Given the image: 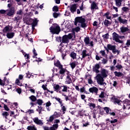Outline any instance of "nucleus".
Instances as JSON below:
<instances>
[{
  "label": "nucleus",
  "mask_w": 130,
  "mask_h": 130,
  "mask_svg": "<svg viewBox=\"0 0 130 130\" xmlns=\"http://www.w3.org/2000/svg\"><path fill=\"white\" fill-rule=\"evenodd\" d=\"M75 25L77 26V27L74 29V31H76V32L80 31L81 27H82V28H86L87 26L86 20L84 17H82V16H81V17H76V18H75Z\"/></svg>",
  "instance_id": "1"
},
{
  "label": "nucleus",
  "mask_w": 130,
  "mask_h": 130,
  "mask_svg": "<svg viewBox=\"0 0 130 130\" xmlns=\"http://www.w3.org/2000/svg\"><path fill=\"white\" fill-rule=\"evenodd\" d=\"M54 124L51 127L49 128V127L46 126H43V128L44 130H57L58 128V123H60V120L56 119L53 122Z\"/></svg>",
  "instance_id": "2"
},
{
  "label": "nucleus",
  "mask_w": 130,
  "mask_h": 130,
  "mask_svg": "<svg viewBox=\"0 0 130 130\" xmlns=\"http://www.w3.org/2000/svg\"><path fill=\"white\" fill-rule=\"evenodd\" d=\"M50 32L53 35H54L55 34L58 35L60 32V28L57 24H54L53 26L50 27Z\"/></svg>",
  "instance_id": "3"
},
{
  "label": "nucleus",
  "mask_w": 130,
  "mask_h": 130,
  "mask_svg": "<svg viewBox=\"0 0 130 130\" xmlns=\"http://www.w3.org/2000/svg\"><path fill=\"white\" fill-rule=\"evenodd\" d=\"M95 79L96 80V82L98 84H100V85H104V86L106 85V82H104L103 77L101 74H98V75L95 76Z\"/></svg>",
  "instance_id": "4"
},
{
  "label": "nucleus",
  "mask_w": 130,
  "mask_h": 130,
  "mask_svg": "<svg viewBox=\"0 0 130 130\" xmlns=\"http://www.w3.org/2000/svg\"><path fill=\"white\" fill-rule=\"evenodd\" d=\"M106 50L108 51L109 50L110 51H112L113 54H119V51L118 50H116L115 46H112V45H107V48H105Z\"/></svg>",
  "instance_id": "5"
},
{
  "label": "nucleus",
  "mask_w": 130,
  "mask_h": 130,
  "mask_svg": "<svg viewBox=\"0 0 130 130\" xmlns=\"http://www.w3.org/2000/svg\"><path fill=\"white\" fill-rule=\"evenodd\" d=\"M112 39L113 41H115L117 43H119L120 44L123 43V41L120 40V36L116 34V32H113L112 34Z\"/></svg>",
  "instance_id": "6"
},
{
  "label": "nucleus",
  "mask_w": 130,
  "mask_h": 130,
  "mask_svg": "<svg viewBox=\"0 0 130 130\" xmlns=\"http://www.w3.org/2000/svg\"><path fill=\"white\" fill-rule=\"evenodd\" d=\"M57 51L58 52H61V53H62V56L63 57V59L64 58V57H65V56H66V50L65 49L64 47H63L62 46V44H60V45H59V46H58V49H57Z\"/></svg>",
  "instance_id": "7"
},
{
  "label": "nucleus",
  "mask_w": 130,
  "mask_h": 130,
  "mask_svg": "<svg viewBox=\"0 0 130 130\" xmlns=\"http://www.w3.org/2000/svg\"><path fill=\"white\" fill-rule=\"evenodd\" d=\"M123 108L124 110L125 109H130V101L129 100L125 99L123 102Z\"/></svg>",
  "instance_id": "8"
},
{
  "label": "nucleus",
  "mask_w": 130,
  "mask_h": 130,
  "mask_svg": "<svg viewBox=\"0 0 130 130\" xmlns=\"http://www.w3.org/2000/svg\"><path fill=\"white\" fill-rule=\"evenodd\" d=\"M29 22H28V24H31V23H31V25L32 27V28L34 29L35 26L37 25L38 23V20H37V18H35L34 19H29Z\"/></svg>",
  "instance_id": "9"
},
{
  "label": "nucleus",
  "mask_w": 130,
  "mask_h": 130,
  "mask_svg": "<svg viewBox=\"0 0 130 130\" xmlns=\"http://www.w3.org/2000/svg\"><path fill=\"white\" fill-rule=\"evenodd\" d=\"M84 43H85V45L90 47H93L94 46L93 42L92 41H90L89 38H85L84 39Z\"/></svg>",
  "instance_id": "10"
},
{
  "label": "nucleus",
  "mask_w": 130,
  "mask_h": 130,
  "mask_svg": "<svg viewBox=\"0 0 130 130\" xmlns=\"http://www.w3.org/2000/svg\"><path fill=\"white\" fill-rule=\"evenodd\" d=\"M53 88L55 91H56V92L62 93V91H61V86H60V85H59L58 84H54L53 85Z\"/></svg>",
  "instance_id": "11"
},
{
  "label": "nucleus",
  "mask_w": 130,
  "mask_h": 130,
  "mask_svg": "<svg viewBox=\"0 0 130 130\" xmlns=\"http://www.w3.org/2000/svg\"><path fill=\"white\" fill-rule=\"evenodd\" d=\"M23 78H24L23 75H22L21 74L19 75L18 79H17L16 80V81H15L16 84H17V85H19L20 86H22V83L20 82V80H22V79H23Z\"/></svg>",
  "instance_id": "12"
},
{
  "label": "nucleus",
  "mask_w": 130,
  "mask_h": 130,
  "mask_svg": "<svg viewBox=\"0 0 130 130\" xmlns=\"http://www.w3.org/2000/svg\"><path fill=\"white\" fill-rule=\"evenodd\" d=\"M72 82V80L71 79V74H70V73H67V76L66 77V84H70Z\"/></svg>",
  "instance_id": "13"
},
{
  "label": "nucleus",
  "mask_w": 130,
  "mask_h": 130,
  "mask_svg": "<svg viewBox=\"0 0 130 130\" xmlns=\"http://www.w3.org/2000/svg\"><path fill=\"white\" fill-rule=\"evenodd\" d=\"M120 30L123 35H125L127 31H129V29L128 27H125V26H121L120 28Z\"/></svg>",
  "instance_id": "14"
},
{
  "label": "nucleus",
  "mask_w": 130,
  "mask_h": 130,
  "mask_svg": "<svg viewBox=\"0 0 130 130\" xmlns=\"http://www.w3.org/2000/svg\"><path fill=\"white\" fill-rule=\"evenodd\" d=\"M89 92H91V93H94L95 94H97L99 89L97 88V87H95V86H93L92 87H90L89 89Z\"/></svg>",
  "instance_id": "15"
},
{
  "label": "nucleus",
  "mask_w": 130,
  "mask_h": 130,
  "mask_svg": "<svg viewBox=\"0 0 130 130\" xmlns=\"http://www.w3.org/2000/svg\"><path fill=\"white\" fill-rule=\"evenodd\" d=\"M108 73V70H106V69H102L101 75L103 76V78H104L105 77H107Z\"/></svg>",
  "instance_id": "16"
},
{
  "label": "nucleus",
  "mask_w": 130,
  "mask_h": 130,
  "mask_svg": "<svg viewBox=\"0 0 130 130\" xmlns=\"http://www.w3.org/2000/svg\"><path fill=\"white\" fill-rule=\"evenodd\" d=\"M117 20L120 22V23H122V24H127L128 20L126 19H123L121 17V16L118 17Z\"/></svg>",
  "instance_id": "17"
},
{
  "label": "nucleus",
  "mask_w": 130,
  "mask_h": 130,
  "mask_svg": "<svg viewBox=\"0 0 130 130\" xmlns=\"http://www.w3.org/2000/svg\"><path fill=\"white\" fill-rule=\"evenodd\" d=\"M12 29H13V28L12 27V26H10L9 25H8L7 26H6L4 28L3 31V32L8 34L9 31H12Z\"/></svg>",
  "instance_id": "18"
},
{
  "label": "nucleus",
  "mask_w": 130,
  "mask_h": 130,
  "mask_svg": "<svg viewBox=\"0 0 130 130\" xmlns=\"http://www.w3.org/2000/svg\"><path fill=\"white\" fill-rule=\"evenodd\" d=\"M34 121L35 123L36 124H38L39 125H43V122L41 120H39L38 117H36L34 118Z\"/></svg>",
  "instance_id": "19"
},
{
  "label": "nucleus",
  "mask_w": 130,
  "mask_h": 130,
  "mask_svg": "<svg viewBox=\"0 0 130 130\" xmlns=\"http://www.w3.org/2000/svg\"><path fill=\"white\" fill-rule=\"evenodd\" d=\"M77 9V6L76 4H74V5H71V6H70V10L72 13H74V12H76Z\"/></svg>",
  "instance_id": "20"
},
{
  "label": "nucleus",
  "mask_w": 130,
  "mask_h": 130,
  "mask_svg": "<svg viewBox=\"0 0 130 130\" xmlns=\"http://www.w3.org/2000/svg\"><path fill=\"white\" fill-rule=\"evenodd\" d=\"M100 66L99 64H96L94 67H93V71L95 72V73H99L100 71L99 69H100Z\"/></svg>",
  "instance_id": "21"
},
{
  "label": "nucleus",
  "mask_w": 130,
  "mask_h": 130,
  "mask_svg": "<svg viewBox=\"0 0 130 130\" xmlns=\"http://www.w3.org/2000/svg\"><path fill=\"white\" fill-rule=\"evenodd\" d=\"M15 36V34L14 32H8L6 35V37L8 38V39H13L14 37Z\"/></svg>",
  "instance_id": "22"
},
{
  "label": "nucleus",
  "mask_w": 130,
  "mask_h": 130,
  "mask_svg": "<svg viewBox=\"0 0 130 130\" xmlns=\"http://www.w3.org/2000/svg\"><path fill=\"white\" fill-rule=\"evenodd\" d=\"M62 43H66L68 44L69 43V37L68 36H64L62 40Z\"/></svg>",
  "instance_id": "23"
},
{
  "label": "nucleus",
  "mask_w": 130,
  "mask_h": 130,
  "mask_svg": "<svg viewBox=\"0 0 130 130\" xmlns=\"http://www.w3.org/2000/svg\"><path fill=\"white\" fill-rule=\"evenodd\" d=\"M97 9H99V7L96 4V3H94V2H93V3H91V10H97Z\"/></svg>",
  "instance_id": "24"
},
{
  "label": "nucleus",
  "mask_w": 130,
  "mask_h": 130,
  "mask_svg": "<svg viewBox=\"0 0 130 130\" xmlns=\"http://www.w3.org/2000/svg\"><path fill=\"white\" fill-rule=\"evenodd\" d=\"M6 12H7V15L8 16H13L15 13V10L14 9H10V10H6Z\"/></svg>",
  "instance_id": "25"
},
{
  "label": "nucleus",
  "mask_w": 130,
  "mask_h": 130,
  "mask_svg": "<svg viewBox=\"0 0 130 130\" xmlns=\"http://www.w3.org/2000/svg\"><path fill=\"white\" fill-rule=\"evenodd\" d=\"M54 65H55V66L58 67L59 69L62 68V65H61L59 61H56V62H54Z\"/></svg>",
  "instance_id": "26"
},
{
  "label": "nucleus",
  "mask_w": 130,
  "mask_h": 130,
  "mask_svg": "<svg viewBox=\"0 0 130 130\" xmlns=\"http://www.w3.org/2000/svg\"><path fill=\"white\" fill-rule=\"evenodd\" d=\"M81 55L82 56V58H85V57L88 56V54H87V51H86L85 50L82 51Z\"/></svg>",
  "instance_id": "27"
},
{
  "label": "nucleus",
  "mask_w": 130,
  "mask_h": 130,
  "mask_svg": "<svg viewBox=\"0 0 130 130\" xmlns=\"http://www.w3.org/2000/svg\"><path fill=\"white\" fill-rule=\"evenodd\" d=\"M88 106L90 108V110H93L96 107L95 104H93L92 103H90V104H89Z\"/></svg>",
  "instance_id": "28"
},
{
  "label": "nucleus",
  "mask_w": 130,
  "mask_h": 130,
  "mask_svg": "<svg viewBox=\"0 0 130 130\" xmlns=\"http://www.w3.org/2000/svg\"><path fill=\"white\" fill-rule=\"evenodd\" d=\"M61 87H63L62 89V91L64 92H67L68 91V88L69 87L68 86H66V85H63V86H61Z\"/></svg>",
  "instance_id": "29"
},
{
  "label": "nucleus",
  "mask_w": 130,
  "mask_h": 130,
  "mask_svg": "<svg viewBox=\"0 0 130 130\" xmlns=\"http://www.w3.org/2000/svg\"><path fill=\"white\" fill-rule=\"evenodd\" d=\"M51 106V103L50 102H48L46 103V107L48 111H50V109L49 107Z\"/></svg>",
  "instance_id": "30"
},
{
  "label": "nucleus",
  "mask_w": 130,
  "mask_h": 130,
  "mask_svg": "<svg viewBox=\"0 0 130 130\" xmlns=\"http://www.w3.org/2000/svg\"><path fill=\"white\" fill-rule=\"evenodd\" d=\"M122 2V0H115V3L116 6H118V7H120L121 5V3Z\"/></svg>",
  "instance_id": "31"
},
{
  "label": "nucleus",
  "mask_w": 130,
  "mask_h": 130,
  "mask_svg": "<svg viewBox=\"0 0 130 130\" xmlns=\"http://www.w3.org/2000/svg\"><path fill=\"white\" fill-rule=\"evenodd\" d=\"M29 99L30 100H31V101H32V102H36L37 100L35 95H31L30 96H29Z\"/></svg>",
  "instance_id": "32"
},
{
  "label": "nucleus",
  "mask_w": 130,
  "mask_h": 130,
  "mask_svg": "<svg viewBox=\"0 0 130 130\" xmlns=\"http://www.w3.org/2000/svg\"><path fill=\"white\" fill-rule=\"evenodd\" d=\"M53 72V75L54 76L55 75H57L58 72V69H54L52 70Z\"/></svg>",
  "instance_id": "33"
},
{
  "label": "nucleus",
  "mask_w": 130,
  "mask_h": 130,
  "mask_svg": "<svg viewBox=\"0 0 130 130\" xmlns=\"http://www.w3.org/2000/svg\"><path fill=\"white\" fill-rule=\"evenodd\" d=\"M100 54L103 56V57H107V55L106 53L105 52V51L102 50L100 52Z\"/></svg>",
  "instance_id": "34"
},
{
  "label": "nucleus",
  "mask_w": 130,
  "mask_h": 130,
  "mask_svg": "<svg viewBox=\"0 0 130 130\" xmlns=\"http://www.w3.org/2000/svg\"><path fill=\"white\" fill-rule=\"evenodd\" d=\"M111 24V23L110 21H109V20H107V19H106L104 22V24L106 25V26H108V25Z\"/></svg>",
  "instance_id": "35"
},
{
  "label": "nucleus",
  "mask_w": 130,
  "mask_h": 130,
  "mask_svg": "<svg viewBox=\"0 0 130 130\" xmlns=\"http://www.w3.org/2000/svg\"><path fill=\"white\" fill-rule=\"evenodd\" d=\"M53 116H54V119H55V118H58V117H60V114L57 113V112H55L53 114Z\"/></svg>",
  "instance_id": "36"
},
{
  "label": "nucleus",
  "mask_w": 130,
  "mask_h": 130,
  "mask_svg": "<svg viewBox=\"0 0 130 130\" xmlns=\"http://www.w3.org/2000/svg\"><path fill=\"white\" fill-rule=\"evenodd\" d=\"M3 1H5V0H3ZM8 3H9V4L8 5V7L10 8V7H11L12 4H13V3H14V0H8Z\"/></svg>",
  "instance_id": "37"
},
{
  "label": "nucleus",
  "mask_w": 130,
  "mask_h": 130,
  "mask_svg": "<svg viewBox=\"0 0 130 130\" xmlns=\"http://www.w3.org/2000/svg\"><path fill=\"white\" fill-rule=\"evenodd\" d=\"M54 119V117L53 114L52 116H50V117H49V118L48 120H47V121L48 122H53Z\"/></svg>",
  "instance_id": "38"
},
{
  "label": "nucleus",
  "mask_w": 130,
  "mask_h": 130,
  "mask_svg": "<svg viewBox=\"0 0 130 130\" xmlns=\"http://www.w3.org/2000/svg\"><path fill=\"white\" fill-rule=\"evenodd\" d=\"M61 111H62L63 113L64 114L65 111H66L67 109L65 107V106H63L62 102V105H61Z\"/></svg>",
  "instance_id": "39"
},
{
  "label": "nucleus",
  "mask_w": 130,
  "mask_h": 130,
  "mask_svg": "<svg viewBox=\"0 0 130 130\" xmlns=\"http://www.w3.org/2000/svg\"><path fill=\"white\" fill-rule=\"evenodd\" d=\"M55 99L56 100V101H57V102H58L59 103L60 106H61L62 104V101H61V99H59V98H57V96H56V98H55Z\"/></svg>",
  "instance_id": "40"
},
{
  "label": "nucleus",
  "mask_w": 130,
  "mask_h": 130,
  "mask_svg": "<svg viewBox=\"0 0 130 130\" xmlns=\"http://www.w3.org/2000/svg\"><path fill=\"white\" fill-rule=\"evenodd\" d=\"M71 57H72V58L73 59H76V56H77V54H76V53H71Z\"/></svg>",
  "instance_id": "41"
},
{
  "label": "nucleus",
  "mask_w": 130,
  "mask_h": 130,
  "mask_svg": "<svg viewBox=\"0 0 130 130\" xmlns=\"http://www.w3.org/2000/svg\"><path fill=\"white\" fill-rule=\"evenodd\" d=\"M37 103L40 106H41V105H42V104H43V101H42V100H37Z\"/></svg>",
  "instance_id": "42"
},
{
  "label": "nucleus",
  "mask_w": 130,
  "mask_h": 130,
  "mask_svg": "<svg viewBox=\"0 0 130 130\" xmlns=\"http://www.w3.org/2000/svg\"><path fill=\"white\" fill-rule=\"evenodd\" d=\"M114 74L115 76H117L118 77L122 76V73H121L120 72H117V71H115V72H114Z\"/></svg>",
  "instance_id": "43"
},
{
  "label": "nucleus",
  "mask_w": 130,
  "mask_h": 130,
  "mask_svg": "<svg viewBox=\"0 0 130 130\" xmlns=\"http://www.w3.org/2000/svg\"><path fill=\"white\" fill-rule=\"evenodd\" d=\"M9 113H8V112H3L2 113V115L3 117H5L6 118H7V116H9Z\"/></svg>",
  "instance_id": "44"
},
{
  "label": "nucleus",
  "mask_w": 130,
  "mask_h": 130,
  "mask_svg": "<svg viewBox=\"0 0 130 130\" xmlns=\"http://www.w3.org/2000/svg\"><path fill=\"white\" fill-rule=\"evenodd\" d=\"M70 65H71V67L72 68V69H74V68H75V67L76 66V64L75 62L70 63Z\"/></svg>",
  "instance_id": "45"
},
{
  "label": "nucleus",
  "mask_w": 130,
  "mask_h": 130,
  "mask_svg": "<svg viewBox=\"0 0 130 130\" xmlns=\"http://www.w3.org/2000/svg\"><path fill=\"white\" fill-rule=\"evenodd\" d=\"M115 68L117 69H118V70H120V69H122V65H120V64H117V65H116Z\"/></svg>",
  "instance_id": "46"
},
{
  "label": "nucleus",
  "mask_w": 130,
  "mask_h": 130,
  "mask_svg": "<svg viewBox=\"0 0 130 130\" xmlns=\"http://www.w3.org/2000/svg\"><path fill=\"white\" fill-rule=\"evenodd\" d=\"M109 35H108V34H106V35H104V36H103V38L105 40H108L109 39Z\"/></svg>",
  "instance_id": "47"
},
{
  "label": "nucleus",
  "mask_w": 130,
  "mask_h": 130,
  "mask_svg": "<svg viewBox=\"0 0 130 130\" xmlns=\"http://www.w3.org/2000/svg\"><path fill=\"white\" fill-rule=\"evenodd\" d=\"M61 68H60V70L59 71L60 74H63L66 71L65 69H63L62 66L61 65Z\"/></svg>",
  "instance_id": "48"
},
{
  "label": "nucleus",
  "mask_w": 130,
  "mask_h": 130,
  "mask_svg": "<svg viewBox=\"0 0 130 130\" xmlns=\"http://www.w3.org/2000/svg\"><path fill=\"white\" fill-rule=\"evenodd\" d=\"M53 16L54 18H57L58 16H60V13H56V12H54V13H53Z\"/></svg>",
  "instance_id": "49"
},
{
  "label": "nucleus",
  "mask_w": 130,
  "mask_h": 130,
  "mask_svg": "<svg viewBox=\"0 0 130 130\" xmlns=\"http://www.w3.org/2000/svg\"><path fill=\"white\" fill-rule=\"evenodd\" d=\"M17 14L18 15H23V14H24V13H23L22 9H20V10H18V11L17 12Z\"/></svg>",
  "instance_id": "50"
},
{
  "label": "nucleus",
  "mask_w": 130,
  "mask_h": 130,
  "mask_svg": "<svg viewBox=\"0 0 130 130\" xmlns=\"http://www.w3.org/2000/svg\"><path fill=\"white\" fill-rule=\"evenodd\" d=\"M73 37H74L73 34H69V35H68V37L69 39V40H71V39H72Z\"/></svg>",
  "instance_id": "51"
},
{
  "label": "nucleus",
  "mask_w": 130,
  "mask_h": 130,
  "mask_svg": "<svg viewBox=\"0 0 130 130\" xmlns=\"http://www.w3.org/2000/svg\"><path fill=\"white\" fill-rule=\"evenodd\" d=\"M122 10L123 11V12H128L129 9L128 8V7H122Z\"/></svg>",
  "instance_id": "52"
},
{
  "label": "nucleus",
  "mask_w": 130,
  "mask_h": 130,
  "mask_svg": "<svg viewBox=\"0 0 130 130\" xmlns=\"http://www.w3.org/2000/svg\"><path fill=\"white\" fill-rule=\"evenodd\" d=\"M21 19H22L21 16H16V17L15 18V20L16 21H19V20H21Z\"/></svg>",
  "instance_id": "53"
},
{
  "label": "nucleus",
  "mask_w": 130,
  "mask_h": 130,
  "mask_svg": "<svg viewBox=\"0 0 130 130\" xmlns=\"http://www.w3.org/2000/svg\"><path fill=\"white\" fill-rule=\"evenodd\" d=\"M105 16H106L107 19H111V16H110V15H109V13H106L105 14Z\"/></svg>",
  "instance_id": "54"
},
{
  "label": "nucleus",
  "mask_w": 130,
  "mask_h": 130,
  "mask_svg": "<svg viewBox=\"0 0 130 130\" xmlns=\"http://www.w3.org/2000/svg\"><path fill=\"white\" fill-rule=\"evenodd\" d=\"M37 111L39 112V114H41L42 111V108L41 107H38V108L37 109Z\"/></svg>",
  "instance_id": "55"
},
{
  "label": "nucleus",
  "mask_w": 130,
  "mask_h": 130,
  "mask_svg": "<svg viewBox=\"0 0 130 130\" xmlns=\"http://www.w3.org/2000/svg\"><path fill=\"white\" fill-rule=\"evenodd\" d=\"M47 86V85L43 84V85L42 86V87L44 89V90H47L48 88Z\"/></svg>",
  "instance_id": "56"
},
{
  "label": "nucleus",
  "mask_w": 130,
  "mask_h": 130,
  "mask_svg": "<svg viewBox=\"0 0 130 130\" xmlns=\"http://www.w3.org/2000/svg\"><path fill=\"white\" fill-rule=\"evenodd\" d=\"M4 108L6 111H10V109L7 105H4Z\"/></svg>",
  "instance_id": "57"
},
{
  "label": "nucleus",
  "mask_w": 130,
  "mask_h": 130,
  "mask_svg": "<svg viewBox=\"0 0 130 130\" xmlns=\"http://www.w3.org/2000/svg\"><path fill=\"white\" fill-rule=\"evenodd\" d=\"M104 110L106 111L107 114H108L109 113V109L107 107H106L104 108Z\"/></svg>",
  "instance_id": "58"
},
{
  "label": "nucleus",
  "mask_w": 130,
  "mask_h": 130,
  "mask_svg": "<svg viewBox=\"0 0 130 130\" xmlns=\"http://www.w3.org/2000/svg\"><path fill=\"white\" fill-rule=\"evenodd\" d=\"M108 60H107V59H103V60H102V63H103V64H106Z\"/></svg>",
  "instance_id": "59"
},
{
  "label": "nucleus",
  "mask_w": 130,
  "mask_h": 130,
  "mask_svg": "<svg viewBox=\"0 0 130 130\" xmlns=\"http://www.w3.org/2000/svg\"><path fill=\"white\" fill-rule=\"evenodd\" d=\"M53 11H55V12H58V8L57 6H54L53 8Z\"/></svg>",
  "instance_id": "60"
},
{
  "label": "nucleus",
  "mask_w": 130,
  "mask_h": 130,
  "mask_svg": "<svg viewBox=\"0 0 130 130\" xmlns=\"http://www.w3.org/2000/svg\"><path fill=\"white\" fill-rule=\"evenodd\" d=\"M16 91L18 92V93L20 94L22 92V90L21 89V88H17Z\"/></svg>",
  "instance_id": "61"
},
{
  "label": "nucleus",
  "mask_w": 130,
  "mask_h": 130,
  "mask_svg": "<svg viewBox=\"0 0 130 130\" xmlns=\"http://www.w3.org/2000/svg\"><path fill=\"white\" fill-rule=\"evenodd\" d=\"M26 77L27 78H30L31 77V74H30L29 72H28L27 73H26Z\"/></svg>",
  "instance_id": "62"
},
{
  "label": "nucleus",
  "mask_w": 130,
  "mask_h": 130,
  "mask_svg": "<svg viewBox=\"0 0 130 130\" xmlns=\"http://www.w3.org/2000/svg\"><path fill=\"white\" fill-rule=\"evenodd\" d=\"M126 46L129 47L130 46V40H128L126 43Z\"/></svg>",
  "instance_id": "63"
},
{
  "label": "nucleus",
  "mask_w": 130,
  "mask_h": 130,
  "mask_svg": "<svg viewBox=\"0 0 130 130\" xmlns=\"http://www.w3.org/2000/svg\"><path fill=\"white\" fill-rule=\"evenodd\" d=\"M29 91H30V92H31L32 93H35L36 90H35V89H34L33 88H30Z\"/></svg>",
  "instance_id": "64"
}]
</instances>
